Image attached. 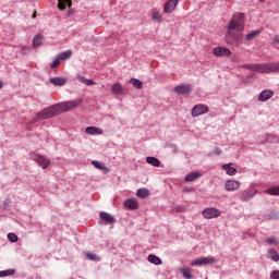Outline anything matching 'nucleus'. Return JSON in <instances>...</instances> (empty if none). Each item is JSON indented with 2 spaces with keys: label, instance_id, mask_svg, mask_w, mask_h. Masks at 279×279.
I'll list each match as a JSON object with an SVG mask.
<instances>
[{
  "label": "nucleus",
  "instance_id": "11",
  "mask_svg": "<svg viewBox=\"0 0 279 279\" xmlns=\"http://www.w3.org/2000/svg\"><path fill=\"white\" fill-rule=\"evenodd\" d=\"M85 132L90 136H101V134H104V130L97 126H87Z\"/></svg>",
  "mask_w": 279,
  "mask_h": 279
},
{
  "label": "nucleus",
  "instance_id": "27",
  "mask_svg": "<svg viewBox=\"0 0 279 279\" xmlns=\"http://www.w3.org/2000/svg\"><path fill=\"white\" fill-rule=\"evenodd\" d=\"M130 84H132L134 88H137V90H141V88H143V82H141V80L138 78H131Z\"/></svg>",
  "mask_w": 279,
  "mask_h": 279
},
{
  "label": "nucleus",
  "instance_id": "6",
  "mask_svg": "<svg viewBox=\"0 0 279 279\" xmlns=\"http://www.w3.org/2000/svg\"><path fill=\"white\" fill-rule=\"evenodd\" d=\"M192 117H202V114L208 113V106L199 104L193 107Z\"/></svg>",
  "mask_w": 279,
  "mask_h": 279
},
{
  "label": "nucleus",
  "instance_id": "33",
  "mask_svg": "<svg viewBox=\"0 0 279 279\" xmlns=\"http://www.w3.org/2000/svg\"><path fill=\"white\" fill-rule=\"evenodd\" d=\"M86 256H87L88 260H95L96 263L101 260V258L99 256H97L96 254L90 253V252H87Z\"/></svg>",
  "mask_w": 279,
  "mask_h": 279
},
{
  "label": "nucleus",
  "instance_id": "12",
  "mask_svg": "<svg viewBox=\"0 0 279 279\" xmlns=\"http://www.w3.org/2000/svg\"><path fill=\"white\" fill-rule=\"evenodd\" d=\"M241 186V183L236 180H228L226 182V191H238V189Z\"/></svg>",
  "mask_w": 279,
  "mask_h": 279
},
{
  "label": "nucleus",
  "instance_id": "25",
  "mask_svg": "<svg viewBox=\"0 0 279 279\" xmlns=\"http://www.w3.org/2000/svg\"><path fill=\"white\" fill-rule=\"evenodd\" d=\"M137 197L145 199V197H149V190L147 189H138L136 192Z\"/></svg>",
  "mask_w": 279,
  "mask_h": 279
},
{
  "label": "nucleus",
  "instance_id": "19",
  "mask_svg": "<svg viewBox=\"0 0 279 279\" xmlns=\"http://www.w3.org/2000/svg\"><path fill=\"white\" fill-rule=\"evenodd\" d=\"M197 178H202V173L199 172H191L185 175V182H195Z\"/></svg>",
  "mask_w": 279,
  "mask_h": 279
},
{
  "label": "nucleus",
  "instance_id": "35",
  "mask_svg": "<svg viewBox=\"0 0 279 279\" xmlns=\"http://www.w3.org/2000/svg\"><path fill=\"white\" fill-rule=\"evenodd\" d=\"M266 193H268V195H279V186L270 187Z\"/></svg>",
  "mask_w": 279,
  "mask_h": 279
},
{
  "label": "nucleus",
  "instance_id": "1",
  "mask_svg": "<svg viewBox=\"0 0 279 279\" xmlns=\"http://www.w3.org/2000/svg\"><path fill=\"white\" fill-rule=\"evenodd\" d=\"M245 29V14L234 13L228 25V31L226 34V43L228 45H233L234 47L241 46V40H243V34H234L235 32H243Z\"/></svg>",
  "mask_w": 279,
  "mask_h": 279
},
{
  "label": "nucleus",
  "instance_id": "22",
  "mask_svg": "<svg viewBox=\"0 0 279 279\" xmlns=\"http://www.w3.org/2000/svg\"><path fill=\"white\" fill-rule=\"evenodd\" d=\"M111 90L113 95H123V86H121L120 83L113 84Z\"/></svg>",
  "mask_w": 279,
  "mask_h": 279
},
{
  "label": "nucleus",
  "instance_id": "30",
  "mask_svg": "<svg viewBox=\"0 0 279 279\" xmlns=\"http://www.w3.org/2000/svg\"><path fill=\"white\" fill-rule=\"evenodd\" d=\"M16 274V270L14 269H7L0 271V278H5V276H14Z\"/></svg>",
  "mask_w": 279,
  "mask_h": 279
},
{
  "label": "nucleus",
  "instance_id": "44",
  "mask_svg": "<svg viewBox=\"0 0 279 279\" xmlns=\"http://www.w3.org/2000/svg\"><path fill=\"white\" fill-rule=\"evenodd\" d=\"M33 19H36V14L33 15Z\"/></svg>",
  "mask_w": 279,
  "mask_h": 279
},
{
  "label": "nucleus",
  "instance_id": "37",
  "mask_svg": "<svg viewBox=\"0 0 279 279\" xmlns=\"http://www.w3.org/2000/svg\"><path fill=\"white\" fill-rule=\"evenodd\" d=\"M266 243H268V245H278V240L276 238H268Z\"/></svg>",
  "mask_w": 279,
  "mask_h": 279
},
{
  "label": "nucleus",
  "instance_id": "2",
  "mask_svg": "<svg viewBox=\"0 0 279 279\" xmlns=\"http://www.w3.org/2000/svg\"><path fill=\"white\" fill-rule=\"evenodd\" d=\"M81 105H82V99H75V100L52 105L39 111L36 114V117L33 118V121H35L36 123L45 119H51V117H58V114H62V112H69V110H73V108H77Z\"/></svg>",
  "mask_w": 279,
  "mask_h": 279
},
{
  "label": "nucleus",
  "instance_id": "24",
  "mask_svg": "<svg viewBox=\"0 0 279 279\" xmlns=\"http://www.w3.org/2000/svg\"><path fill=\"white\" fill-rule=\"evenodd\" d=\"M146 162L151 165V167H160V160H158L156 157H147Z\"/></svg>",
  "mask_w": 279,
  "mask_h": 279
},
{
  "label": "nucleus",
  "instance_id": "5",
  "mask_svg": "<svg viewBox=\"0 0 279 279\" xmlns=\"http://www.w3.org/2000/svg\"><path fill=\"white\" fill-rule=\"evenodd\" d=\"M205 219H217L221 216V211L215 207L205 208L202 213Z\"/></svg>",
  "mask_w": 279,
  "mask_h": 279
},
{
  "label": "nucleus",
  "instance_id": "3",
  "mask_svg": "<svg viewBox=\"0 0 279 279\" xmlns=\"http://www.w3.org/2000/svg\"><path fill=\"white\" fill-rule=\"evenodd\" d=\"M241 69L254 71L255 73H279V62L243 64Z\"/></svg>",
  "mask_w": 279,
  "mask_h": 279
},
{
  "label": "nucleus",
  "instance_id": "18",
  "mask_svg": "<svg viewBox=\"0 0 279 279\" xmlns=\"http://www.w3.org/2000/svg\"><path fill=\"white\" fill-rule=\"evenodd\" d=\"M76 80H78V82H81L82 84H86V86H95L94 80H88V78L82 76L81 74L76 75Z\"/></svg>",
  "mask_w": 279,
  "mask_h": 279
},
{
  "label": "nucleus",
  "instance_id": "16",
  "mask_svg": "<svg viewBox=\"0 0 279 279\" xmlns=\"http://www.w3.org/2000/svg\"><path fill=\"white\" fill-rule=\"evenodd\" d=\"M100 219L102 221H105V223H116V221H117V219H114L112 215H110L106 211L100 213Z\"/></svg>",
  "mask_w": 279,
  "mask_h": 279
},
{
  "label": "nucleus",
  "instance_id": "4",
  "mask_svg": "<svg viewBox=\"0 0 279 279\" xmlns=\"http://www.w3.org/2000/svg\"><path fill=\"white\" fill-rule=\"evenodd\" d=\"M217 259L213 256L196 258L191 262L192 267H202V265H215Z\"/></svg>",
  "mask_w": 279,
  "mask_h": 279
},
{
  "label": "nucleus",
  "instance_id": "41",
  "mask_svg": "<svg viewBox=\"0 0 279 279\" xmlns=\"http://www.w3.org/2000/svg\"><path fill=\"white\" fill-rule=\"evenodd\" d=\"M0 88H3V82L0 81Z\"/></svg>",
  "mask_w": 279,
  "mask_h": 279
},
{
  "label": "nucleus",
  "instance_id": "8",
  "mask_svg": "<svg viewBox=\"0 0 279 279\" xmlns=\"http://www.w3.org/2000/svg\"><path fill=\"white\" fill-rule=\"evenodd\" d=\"M33 160H35V162H37V165H39V167H41V169H47V167H49V165H51V161L47 158H45V156L43 155H35L33 157Z\"/></svg>",
  "mask_w": 279,
  "mask_h": 279
},
{
  "label": "nucleus",
  "instance_id": "15",
  "mask_svg": "<svg viewBox=\"0 0 279 279\" xmlns=\"http://www.w3.org/2000/svg\"><path fill=\"white\" fill-rule=\"evenodd\" d=\"M274 97V90L271 89H266V90H263L260 94H259V97L258 99L260 101H268V99H271Z\"/></svg>",
  "mask_w": 279,
  "mask_h": 279
},
{
  "label": "nucleus",
  "instance_id": "29",
  "mask_svg": "<svg viewBox=\"0 0 279 279\" xmlns=\"http://www.w3.org/2000/svg\"><path fill=\"white\" fill-rule=\"evenodd\" d=\"M43 45V35H36L33 39V47H40Z\"/></svg>",
  "mask_w": 279,
  "mask_h": 279
},
{
  "label": "nucleus",
  "instance_id": "13",
  "mask_svg": "<svg viewBox=\"0 0 279 279\" xmlns=\"http://www.w3.org/2000/svg\"><path fill=\"white\" fill-rule=\"evenodd\" d=\"M124 207L128 208V210H136L138 208V201L129 198L124 202Z\"/></svg>",
  "mask_w": 279,
  "mask_h": 279
},
{
  "label": "nucleus",
  "instance_id": "43",
  "mask_svg": "<svg viewBox=\"0 0 279 279\" xmlns=\"http://www.w3.org/2000/svg\"><path fill=\"white\" fill-rule=\"evenodd\" d=\"M260 1V3H263V2H265L266 0H259Z\"/></svg>",
  "mask_w": 279,
  "mask_h": 279
},
{
  "label": "nucleus",
  "instance_id": "10",
  "mask_svg": "<svg viewBox=\"0 0 279 279\" xmlns=\"http://www.w3.org/2000/svg\"><path fill=\"white\" fill-rule=\"evenodd\" d=\"M191 90V85H179L174 88V93H178V95H190Z\"/></svg>",
  "mask_w": 279,
  "mask_h": 279
},
{
  "label": "nucleus",
  "instance_id": "40",
  "mask_svg": "<svg viewBox=\"0 0 279 279\" xmlns=\"http://www.w3.org/2000/svg\"><path fill=\"white\" fill-rule=\"evenodd\" d=\"M274 45H279V36L274 37Z\"/></svg>",
  "mask_w": 279,
  "mask_h": 279
},
{
  "label": "nucleus",
  "instance_id": "32",
  "mask_svg": "<svg viewBox=\"0 0 279 279\" xmlns=\"http://www.w3.org/2000/svg\"><path fill=\"white\" fill-rule=\"evenodd\" d=\"M259 34H260V31H253L252 33L245 36V40L246 41L254 40V38H256V36H258Z\"/></svg>",
  "mask_w": 279,
  "mask_h": 279
},
{
  "label": "nucleus",
  "instance_id": "38",
  "mask_svg": "<svg viewBox=\"0 0 279 279\" xmlns=\"http://www.w3.org/2000/svg\"><path fill=\"white\" fill-rule=\"evenodd\" d=\"M60 59H59V57H57L53 61H52V63H51V69H56V68H58L59 65H60Z\"/></svg>",
  "mask_w": 279,
  "mask_h": 279
},
{
  "label": "nucleus",
  "instance_id": "36",
  "mask_svg": "<svg viewBox=\"0 0 279 279\" xmlns=\"http://www.w3.org/2000/svg\"><path fill=\"white\" fill-rule=\"evenodd\" d=\"M8 239L11 243H16V241H19V236L15 233H9Z\"/></svg>",
  "mask_w": 279,
  "mask_h": 279
},
{
  "label": "nucleus",
  "instance_id": "31",
  "mask_svg": "<svg viewBox=\"0 0 279 279\" xmlns=\"http://www.w3.org/2000/svg\"><path fill=\"white\" fill-rule=\"evenodd\" d=\"M92 165H94V167L96 169H99L100 171H106V165H104V162H100V161H97V160H94L92 161Z\"/></svg>",
  "mask_w": 279,
  "mask_h": 279
},
{
  "label": "nucleus",
  "instance_id": "7",
  "mask_svg": "<svg viewBox=\"0 0 279 279\" xmlns=\"http://www.w3.org/2000/svg\"><path fill=\"white\" fill-rule=\"evenodd\" d=\"M213 53L216 56V58H228L232 54L230 49L226 47H216L214 48Z\"/></svg>",
  "mask_w": 279,
  "mask_h": 279
},
{
  "label": "nucleus",
  "instance_id": "14",
  "mask_svg": "<svg viewBox=\"0 0 279 279\" xmlns=\"http://www.w3.org/2000/svg\"><path fill=\"white\" fill-rule=\"evenodd\" d=\"M50 84H53V86H64L69 80L66 77H52L49 80Z\"/></svg>",
  "mask_w": 279,
  "mask_h": 279
},
{
  "label": "nucleus",
  "instance_id": "21",
  "mask_svg": "<svg viewBox=\"0 0 279 279\" xmlns=\"http://www.w3.org/2000/svg\"><path fill=\"white\" fill-rule=\"evenodd\" d=\"M66 5L71 8L73 2L71 0H59L58 8L59 10H66Z\"/></svg>",
  "mask_w": 279,
  "mask_h": 279
},
{
  "label": "nucleus",
  "instance_id": "42",
  "mask_svg": "<svg viewBox=\"0 0 279 279\" xmlns=\"http://www.w3.org/2000/svg\"><path fill=\"white\" fill-rule=\"evenodd\" d=\"M216 154H221V150L220 149H216Z\"/></svg>",
  "mask_w": 279,
  "mask_h": 279
},
{
  "label": "nucleus",
  "instance_id": "28",
  "mask_svg": "<svg viewBox=\"0 0 279 279\" xmlns=\"http://www.w3.org/2000/svg\"><path fill=\"white\" fill-rule=\"evenodd\" d=\"M268 258H271L275 263H278L279 260V254L277 253L276 250H269L268 251Z\"/></svg>",
  "mask_w": 279,
  "mask_h": 279
},
{
  "label": "nucleus",
  "instance_id": "34",
  "mask_svg": "<svg viewBox=\"0 0 279 279\" xmlns=\"http://www.w3.org/2000/svg\"><path fill=\"white\" fill-rule=\"evenodd\" d=\"M181 272L184 276V278H186V279L193 278V274L191 272L190 269L181 268Z\"/></svg>",
  "mask_w": 279,
  "mask_h": 279
},
{
  "label": "nucleus",
  "instance_id": "9",
  "mask_svg": "<svg viewBox=\"0 0 279 279\" xmlns=\"http://www.w3.org/2000/svg\"><path fill=\"white\" fill-rule=\"evenodd\" d=\"M178 3H179L178 0H169V1L166 3L165 8H163V12H165L166 14H171L172 12L175 11V8H178Z\"/></svg>",
  "mask_w": 279,
  "mask_h": 279
},
{
  "label": "nucleus",
  "instance_id": "17",
  "mask_svg": "<svg viewBox=\"0 0 279 279\" xmlns=\"http://www.w3.org/2000/svg\"><path fill=\"white\" fill-rule=\"evenodd\" d=\"M232 163H227L222 166L223 171H226L227 175H236V168L231 166Z\"/></svg>",
  "mask_w": 279,
  "mask_h": 279
},
{
  "label": "nucleus",
  "instance_id": "26",
  "mask_svg": "<svg viewBox=\"0 0 279 279\" xmlns=\"http://www.w3.org/2000/svg\"><path fill=\"white\" fill-rule=\"evenodd\" d=\"M71 56H73V52L71 50L61 52L60 54H58L57 58L60 59V61H64V60H69V58H71Z\"/></svg>",
  "mask_w": 279,
  "mask_h": 279
},
{
  "label": "nucleus",
  "instance_id": "20",
  "mask_svg": "<svg viewBox=\"0 0 279 279\" xmlns=\"http://www.w3.org/2000/svg\"><path fill=\"white\" fill-rule=\"evenodd\" d=\"M148 263H151L153 265H161L162 264V259H160V257L150 254L147 257Z\"/></svg>",
  "mask_w": 279,
  "mask_h": 279
},
{
  "label": "nucleus",
  "instance_id": "23",
  "mask_svg": "<svg viewBox=\"0 0 279 279\" xmlns=\"http://www.w3.org/2000/svg\"><path fill=\"white\" fill-rule=\"evenodd\" d=\"M151 19L153 21H157L158 23H160L162 21V13L155 9L151 11Z\"/></svg>",
  "mask_w": 279,
  "mask_h": 279
},
{
  "label": "nucleus",
  "instance_id": "39",
  "mask_svg": "<svg viewBox=\"0 0 279 279\" xmlns=\"http://www.w3.org/2000/svg\"><path fill=\"white\" fill-rule=\"evenodd\" d=\"M271 279H279V270H274L270 272Z\"/></svg>",
  "mask_w": 279,
  "mask_h": 279
}]
</instances>
